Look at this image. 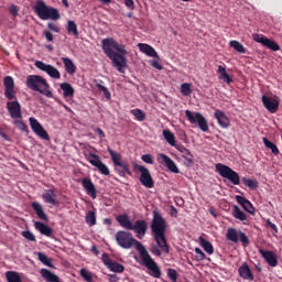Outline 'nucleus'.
Instances as JSON below:
<instances>
[{
	"label": "nucleus",
	"mask_w": 282,
	"mask_h": 282,
	"mask_svg": "<svg viewBox=\"0 0 282 282\" xmlns=\"http://www.w3.org/2000/svg\"><path fill=\"white\" fill-rule=\"evenodd\" d=\"M101 50L104 54L111 61L112 67L120 74L127 72L129 61L127 59V45L116 41L113 37H106L101 41Z\"/></svg>",
	"instance_id": "obj_1"
},
{
	"label": "nucleus",
	"mask_w": 282,
	"mask_h": 282,
	"mask_svg": "<svg viewBox=\"0 0 282 282\" xmlns=\"http://www.w3.org/2000/svg\"><path fill=\"white\" fill-rule=\"evenodd\" d=\"M166 220L164 217H162V214L153 212V218L150 228L152 237L158 246V248L155 247L152 249V253L155 254V257H162V252L165 254H169L170 252V246L166 241Z\"/></svg>",
	"instance_id": "obj_2"
},
{
	"label": "nucleus",
	"mask_w": 282,
	"mask_h": 282,
	"mask_svg": "<svg viewBox=\"0 0 282 282\" xmlns=\"http://www.w3.org/2000/svg\"><path fill=\"white\" fill-rule=\"evenodd\" d=\"M4 85V98L7 100H13L7 102V111L13 120H23V113L21 111V104L17 100V90L14 89V78L12 76H6L3 78Z\"/></svg>",
	"instance_id": "obj_3"
},
{
	"label": "nucleus",
	"mask_w": 282,
	"mask_h": 282,
	"mask_svg": "<svg viewBox=\"0 0 282 282\" xmlns=\"http://www.w3.org/2000/svg\"><path fill=\"white\" fill-rule=\"evenodd\" d=\"M116 219L121 228L132 230L137 239H144V237H147V230H149V223H147V220L139 219L133 223L127 214L119 215Z\"/></svg>",
	"instance_id": "obj_4"
},
{
	"label": "nucleus",
	"mask_w": 282,
	"mask_h": 282,
	"mask_svg": "<svg viewBox=\"0 0 282 282\" xmlns=\"http://www.w3.org/2000/svg\"><path fill=\"white\" fill-rule=\"evenodd\" d=\"M132 248H135V250H138L143 265H145V268L150 270L151 276H153L154 279H160V276H162V271L160 270V267L158 265L155 260L151 258V254H149V251H147V248L142 245V242L135 240V238L132 239Z\"/></svg>",
	"instance_id": "obj_5"
},
{
	"label": "nucleus",
	"mask_w": 282,
	"mask_h": 282,
	"mask_svg": "<svg viewBox=\"0 0 282 282\" xmlns=\"http://www.w3.org/2000/svg\"><path fill=\"white\" fill-rule=\"evenodd\" d=\"M26 87L31 89V91H37L46 98H54L50 83L41 75H29L26 77Z\"/></svg>",
	"instance_id": "obj_6"
},
{
	"label": "nucleus",
	"mask_w": 282,
	"mask_h": 282,
	"mask_svg": "<svg viewBox=\"0 0 282 282\" xmlns=\"http://www.w3.org/2000/svg\"><path fill=\"white\" fill-rule=\"evenodd\" d=\"M33 10L42 21H58L61 19L58 9L48 7L43 0H39L33 7Z\"/></svg>",
	"instance_id": "obj_7"
},
{
	"label": "nucleus",
	"mask_w": 282,
	"mask_h": 282,
	"mask_svg": "<svg viewBox=\"0 0 282 282\" xmlns=\"http://www.w3.org/2000/svg\"><path fill=\"white\" fill-rule=\"evenodd\" d=\"M111 160L112 164L115 166L116 173L120 175V177H127V175L132 176L131 170L129 169V162L122 161V154L113 151L111 148L107 149Z\"/></svg>",
	"instance_id": "obj_8"
},
{
	"label": "nucleus",
	"mask_w": 282,
	"mask_h": 282,
	"mask_svg": "<svg viewBox=\"0 0 282 282\" xmlns=\"http://www.w3.org/2000/svg\"><path fill=\"white\" fill-rule=\"evenodd\" d=\"M216 173L220 175V177H224L225 180H229L234 186H239L241 184V181L239 178V173L235 172V170L230 169V166L223 164V163H217L215 165Z\"/></svg>",
	"instance_id": "obj_9"
},
{
	"label": "nucleus",
	"mask_w": 282,
	"mask_h": 282,
	"mask_svg": "<svg viewBox=\"0 0 282 282\" xmlns=\"http://www.w3.org/2000/svg\"><path fill=\"white\" fill-rule=\"evenodd\" d=\"M185 116L191 124H197L200 131H204L205 133L208 131V121L202 113L185 110Z\"/></svg>",
	"instance_id": "obj_10"
},
{
	"label": "nucleus",
	"mask_w": 282,
	"mask_h": 282,
	"mask_svg": "<svg viewBox=\"0 0 282 282\" xmlns=\"http://www.w3.org/2000/svg\"><path fill=\"white\" fill-rule=\"evenodd\" d=\"M135 171H139L140 177L139 181L145 188H153L155 186V181H153V176H151V172L144 165L134 164Z\"/></svg>",
	"instance_id": "obj_11"
},
{
	"label": "nucleus",
	"mask_w": 282,
	"mask_h": 282,
	"mask_svg": "<svg viewBox=\"0 0 282 282\" xmlns=\"http://www.w3.org/2000/svg\"><path fill=\"white\" fill-rule=\"evenodd\" d=\"M133 239V235L129 231L120 230L116 234V241L123 250H131Z\"/></svg>",
	"instance_id": "obj_12"
},
{
	"label": "nucleus",
	"mask_w": 282,
	"mask_h": 282,
	"mask_svg": "<svg viewBox=\"0 0 282 282\" xmlns=\"http://www.w3.org/2000/svg\"><path fill=\"white\" fill-rule=\"evenodd\" d=\"M87 161L89 164H91V166H95V169H97L101 175H109V167L107 164L102 163V160L98 154L89 152L87 155Z\"/></svg>",
	"instance_id": "obj_13"
},
{
	"label": "nucleus",
	"mask_w": 282,
	"mask_h": 282,
	"mask_svg": "<svg viewBox=\"0 0 282 282\" xmlns=\"http://www.w3.org/2000/svg\"><path fill=\"white\" fill-rule=\"evenodd\" d=\"M34 66L40 69L41 72H45L50 78H54L55 80H58L61 78V72L57 70L56 67L52 66L51 64H46L41 61H36L34 63Z\"/></svg>",
	"instance_id": "obj_14"
},
{
	"label": "nucleus",
	"mask_w": 282,
	"mask_h": 282,
	"mask_svg": "<svg viewBox=\"0 0 282 282\" xmlns=\"http://www.w3.org/2000/svg\"><path fill=\"white\" fill-rule=\"evenodd\" d=\"M29 122L32 131H34L39 135V138H41L42 140H50V134L47 133V131H45V128H43V126L41 124V122H39L36 118L30 117Z\"/></svg>",
	"instance_id": "obj_15"
},
{
	"label": "nucleus",
	"mask_w": 282,
	"mask_h": 282,
	"mask_svg": "<svg viewBox=\"0 0 282 282\" xmlns=\"http://www.w3.org/2000/svg\"><path fill=\"white\" fill-rule=\"evenodd\" d=\"M252 39H253V41H256V43H260L264 47L272 50V52H279V50H281V47L279 46V44L276 42H274L263 35L254 33L252 35Z\"/></svg>",
	"instance_id": "obj_16"
},
{
	"label": "nucleus",
	"mask_w": 282,
	"mask_h": 282,
	"mask_svg": "<svg viewBox=\"0 0 282 282\" xmlns=\"http://www.w3.org/2000/svg\"><path fill=\"white\" fill-rule=\"evenodd\" d=\"M42 199L44 204H50L51 206H55V208H58L61 206V202L58 200L56 196V189L51 188V189H44L42 194Z\"/></svg>",
	"instance_id": "obj_17"
},
{
	"label": "nucleus",
	"mask_w": 282,
	"mask_h": 282,
	"mask_svg": "<svg viewBox=\"0 0 282 282\" xmlns=\"http://www.w3.org/2000/svg\"><path fill=\"white\" fill-rule=\"evenodd\" d=\"M262 105L270 113H276V111H279V100L274 99L273 97L263 95Z\"/></svg>",
	"instance_id": "obj_18"
},
{
	"label": "nucleus",
	"mask_w": 282,
	"mask_h": 282,
	"mask_svg": "<svg viewBox=\"0 0 282 282\" xmlns=\"http://www.w3.org/2000/svg\"><path fill=\"white\" fill-rule=\"evenodd\" d=\"M259 253L271 268H276L279 265V259L276 258V253H274V251L259 249Z\"/></svg>",
	"instance_id": "obj_19"
},
{
	"label": "nucleus",
	"mask_w": 282,
	"mask_h": 282,
	"mask_svg": "<svg viewBox=\"0 0 282 282\" xmlns=\"http://www.w3.org/2000/svg\"><path fill=\"white\" fill-rule=\"evenodd\" d=\"M159 161L161 164H165L166 169L170 170L171 173H180L177 164H175V161H173L169 155L164 153L159 154Z\"/></svg>",
	"instance_id": "obj_20"
},
{
	"label": "nucleus",
	"mask_w": 282,
	"mask_h": 282,
	"mask_svg": "<svg viewBox=\"0 0 282 282\" xmlns=\"http://www.w3.org/2000/svg\"><path fill=\"white\" fill-rule=\"evenodd\" d=\"M239 276L243 279V281H254V274L252 270H250V265L248 262H243L238 269Z\"/></svg>",
	"instance_id": "obj_21"
},
{
	"label": "nucleus",
	"mask_w": 282,
	"mask_h": 282,
	"mask_svg": "<svg viewBox=\"0 0 282 282\" xmlns=\"http://www.w3.org/2000/svg\"><path fill=\"white\" fill-rule=\"evenodd\" d=\"M214 117L216 118L219 127H221V129H228V127H230V119L228 118V116H226V113L221 110H216L214 113Z\"/></svg>",
	"instance_id": "obj_22"
},
{
	"label": "nucleus",
	"mask_w": 282,
	"mask_h": 282,
	"mask_svg": "<svg viewBox=\"0 0 282 282\" xmlns=\"http://www.w3.org/2000/svg\"><path fill=\"white\" fill-rule=\"evenodd\" d=\"M82 186L85 188L87 195L93 199H96V185L91 182V178H83Z\"/></svg>",
	"instance_id": "obj_23"
},
{
	"label": "nucleus",
	"mask_w": 282,
	"mask_h": 282,
	"mask_svg": "<svg viewBox=\"0 0 282 282\" xmlns=\"http://www.w3.org/2000/svg\"><path fill=\"white\" fill-rule=\"evenodd\" d=\"M138 47L140 52H142V54H145V56H150V58H160L158 52L155 51V48H153V46L144 43H139Z\"/></svg>",
	"instance_id": "obj_24"
},
{
	"label": "nucleus",
	"mask_w": 282,
	"mask_h": 282,
	"mask_svg": "<svg viewBox=\"0 0 282 282\" xmlns=\"http://www.w3.org/2000/svg\"><path fill=\"white\" fill-rule=\"evenodd\" d=\"M236 202H238L247 213L254 215V206H252V203H250L246 197L237 195Z\"/></svg>",
	"instance_id": "obj_25"
},
{
	"label": "nucleus",
	"mask_w": 282,
	"mask_h": 282,
	"mask_svg": "<svg viewBox=\"0 0 282 282\" xmlns=\"http://www.w3.org/2000/svg\"><path fill=\"white\" fill-rule=\"evenodd\" d=\"M31 206L42 221H50V217H47V214H45V210L43 209V205H41V203L33 202Z\"/></svg>",
	"instance_id": "obj_26"
},
{
	"label": "nucleus",
	"mask_w": 282,
	"mask_h": 282,
	"mask_svg": "<svg viewBox=\"0 0 282 282\" xmlns=\"http://www.w3.org/2000/svg\"><path fill=\"white\" fill-rule=\"evenodd\" d=\"M34 228L37 229L41 235H44V237H52L54 230L52 228L41 221L34 223Z\"/></svg>",
	"instance_id": "obj_27"
},
{
	"label": "nucleus",
	"mask_w": 282,
	"mask_h": 282,
	"mask_svg": "<svg viewBox=\"0 0 282 282\" xmlns=\"http://www.w3.org/2000/svg\"><path fill=\"white\" fill-rule=\"evenodd\" d=\"M62 62L64 64L65 72H67L69 76H74V74H76V64H74V61L69 57H62Z\"/></svg>",
	"instance_id": "obj_28"
},
{
	"label": "nucleus",
	"mask_w": 282,
	"mask_h": 282,
	"mask_svg": "<svg viewBox=\"0 0 282 282\" xmlns=\"http://www.w3.org/2000/svg\"><path fill=\"white\" fill-rule=\"evenodd\" d=\"M41 275L46 282H61L58 275L54 274V272L48 269H41Z\"/></svg>",
	"instance_id": "obj_29"
},
{
	"label": "nucleus",
	"mask_w": 282,
	"mask_h": 282,
	"mask_svg": "<svg viewBox=\"0 0 282 282\" xmlns=\"http://www.w3.org/2000/svg\"><path fill=\"white\" fill-rule=\"evenodd\" d=\"M176 149L180 151V153L183 154L184 160L187 162V164H194V155L191 153V150L186 149L184 145H178Z\"/></svg>",
	"instance_id": "obj_30"
},
{
	"label": "nucleus",
	"mask_w": 282,
	"mask_h": 282,
	"mask_svg": "<svg viewBox=\"0 0 282 282\" xmlns=\"http://www.w3.org/2000/svg\"><path fill=\"white\" fill-rule=\"evenodd\" d=\"M217 74H219V79L224 80V83H227V85H230L232 83V77H230V74L226 72V66H218Z\"/></svg>",
	"instance_id": "obj_31"
},
{
	"label": "nucleus",
	"mask_w": 282,
	"mask_h": 282,
	"mask_svg": "<svg viewBox=\"0 0 282 282\" xmlns=\"http://www.w3.org/2000/svg\"><path fill=\"white\" fill-rule=\"evenodd\" d=\"M59 88L63 91L64 98H73L74 97V87L69 83H62Z\"/></svg>",
	"instance_id": "obj_32"
},
{
	"label": "nucleus",
	"mask_w": 282,
	"mask_h": 282,
	"mask_svg": "<svg viewBox=\"0 0 282 282\" xmlns=\"http://www.w3.org/2000/svg\"><path fill=\"white\" fill-rule=\"evenodd\" d=\"M198 241L205 252H207V254H213V252H215V248L213 247V243L210 241L204 239V237L202 236L198 238Z\"/></svg>",
	"instance_id": "obj_33"
},
{
	"label": "nucleus",
	"mask_w": 282,
	"mask_h": 282,
	"mask_svg": "<svg viewBox=\"0 0 282 282\" xmlns=\"http://www.w3.org/2000/svg\"><path fill=\"white\" fill-rule=\"evenodd\" d=\"M226 237L228 241H231L232 243H239V231L235 228H228Z\"/></svg>",
	"instance_id": "obj_34"
},
{
	"label": "nucleus",
	"mask_w": 282,
	"mask_h": 282,
	"mask_svg": "<svg viewBox=\"0 0 282 282\" xmlns=\"http://www.w3.org/2000/svg\"><path fill=\"white\" fill-rule=\"evenodd\" d=\"M262 142L267 149H270L271 153H273L274 155H279L280 151H279V147H276V144H274L268 138H262Z\"/></svg>",
	"instance_id": "obj_35"
},
{
	"label": "nucleus",
	"mask_w": 282,
	"mask_h": 282,
	"mask_svg": "<svg viewBox=\"0 0 282 282\" xmlns=\"http://www.w3.org/2000/svg\"><path fill=\"white\" fill-rule=\"evenodd\" d=\"M6 279L8 282H23L21 275L17 271H7Z\"/></svg>",
	"instance_id": "obj_36"
},
{
	"label": "nucleus",
	"mask_w": 282,
	"mask_h": 282,
	"mask_svg": "<svg viewBox=\"0 0 282 282\" xmlns=\"http://www.w3.org/2000/svg\"><path fill=\"white\" fill-rule=\"evenodd\" d=\"M163 137L171 147H175V149H177L178 145L175 144V134H173L171 130H163Z\"/></svg>",
	"instance_id": "obj_37"
},
{
	"label": "nucleus",
	"mask_w": 282,
	"mask_h": 282,
	"mask_svg": "<svg viewBox=\"0 0 282 282\" xmlns=\"http://www.w3.org/2000/svg\"><path fill=\"white\" fill-rule=\"evenodd\" d=\"M232 216L235 217V219H239V221H246V219H248V216H246V213H243L241 208H239V206L237 205L234 206Z\"/></svg>",
	"instance_id": "obj_38"
},
{
	"label": "nucleus",
	"mask_w": 282,
	"mask_h": 282,
	"mask_svg": "<svg viewBox=\"0 0 282 282\" xmlns=\"http://www.w3.org/2000/svg\"><path fill=\"white\" fill-rule=\"evenodd\" d=\"M242 183L245 186H248V188H251V191H257V188H259V182L257 180L242 177Z\"/></svg>",
	"instance_id": "obj_39"
},
{
	"label": "nucleus",
	"mask_w": 282,
	"mask_h": 282,
	"mask_svg": "<svg viewBox=\"0 0 282 282\" xmlns=\"http://www.w3.org/2000/svg\"><path fill=\"white\" fill-rule=\"evenodd\" d=\"M130 113H132V116H134L135 120H138L139 122H144V120H147V115H144V111L138 108L132 109Z\"/></svg>",
	"instance_id": "obj_40"
},
{
	"label": "nucleus",
	"mask_w": 282,
	"mask_h": 282,
	"mask_svg": "<svg viewBox=\"0 0 282 282\" xmlns=\"http://www.w3.org/2000/svg\"><path fill=\"white\" fill-rule=\"evenodd\" d=\"M67 32L68 34H73V36H78V25L73 20L67 22Z\"/></svg>",
	"instance_id": "obj_41"
},
{
	"label": "nucleus",
	"mask_w": 282,
	"mask_h": 282,
	"mask_svg": "<svg viewBox=\"0 0 282 282\" xmlns=\"http://www.w3.org/2000/svg\"><path fill=\"white\" fill-rule=\"evenodd\" d=\"M230 47H234L239 54H246V47H243L239 41L232 40L229 42Z\"/></svg>",
	"instance_id": "obj_42"
},
{
	"label": "nucleus",
	"mask_w": 282,
	"mask_h": 282,
	"mask_svg": "<svg viewBox=\"0 0 282 282\" xmlns=\"http://www.w3.org/2000/svg\"><path fill=\"white\" fill-rule=\"evenodd\" d=\"M110 272H118L119 274H122V272H124V265L118 263V262H112L109 267H108Z\"/></svg>",
	"instance_id": "obj_43"
},
{
	"label": "nucleus",
	"mask_w": 282,
	"mask_h": 282,
	"mask_svg": "<svg viewBox=\"0 0 282 282\" xmlns=\"http://www.w3.org/2000/svg\"><path fill=\"white\" fill-rule=\"evenodd\" d=\"M85 219L88 226H96V212L89 210Z\"/></svg>",
	"instance_id": "obj_44"
},
{
	"label": "nucleus",
	"mask_w": 282,
	"mask_h": 282,
	"mask_svg": "<svg viewBox=\"0 0 282 282\" xmlns=\"http://www.w3.org/2000/svg\"><path fill=\"white\" fill-rule=\"evenodd\" d=\"M39 257V261H41V263H43L44 265H47L48 268H54V264H52V260L48 259L45 253L43 252H39L37 253Z\"/></svg>",
	"instance_id": "obj_45"
},
{
	"label": "nucleus",
	"mask_w": 282,
	"mask_h": 282,
	"mask_svg": "<svg viewBox=\"0 0 282 282\" xmlns=\"http://www.w3.org/2000/svg\"><path fill=\"white\" fill-rule=\"evenodd\" d=\"M79 274L82 278H84V281H87V282L94 281V274L85 268L80 269Z\"/></svg>",
	"instance_id": "obj_46"
},
{
	"label": "nucleus",
	"mask_w": 282,
	"mask_h": 282,
	"mask_svg": "<svg viewBox=\"0 0 282 282\" xmlns=\"http://www.w3.org/2000/svg\"><path fill=\"white\" fill-rule=\"evenodd\" d=\"M181 94H183V96H191V94H193V88L191 87V84L188 83L182 84Z\"/></svg>",
	"instance_id": "obj_47"
},
{
	"label": "nucleus",
	"mask_w": 282,
	"mask_h": 282,
	"mask_svg": "<svg viewBox=\"0 0 282 282\" xmlns=\"http://www.w3.org/2000/svg\"><path fill=\"white\" fill-rule=\"evenodd\" d=\"M14 124L20 131H24L25 133H28V124L23 122V119H15Z\"/></svg>",
	"instance_id": "obj_48"
},
{
	"label": "nucleus",
	"mask_w": 282,
	"mask_h": 282,
	"mask_svg": "<svg viewBox=\"0 0 282 282\" xmlns=\"http://www.w3.org/2000/svg\"><path fill=\"white\" fill-rule=\"evenodd\" d=\"M96 87L99 91H104V96L107 98V100L111 99V93L107 87L102 86L101 84H97Z\"/></svg>",
	"instance_id": "obj_49"
},
{
	"label": "nucleus",
	"mask_w": 282,
	"mask_h": 282,
	"mask_svg": "<svg viewBox=\"0 0 282 282\" xmlns=\"http://www.w3.org/2000/svg\"><path fill=\"white\" fill-rule=\"evenodd\" d=\"M239 239H240L242 246H245V248L250 246V239L248 238V236L245 232L239 231Z\"/></svg>",
	"instance_id": "obj_50"
},
{
	"label": "nucleus",
	"mask_w": 282,
	"mask_h": 282,
	"mask_svg": "<svg viewBox=\"0 0 282 282\" xmlns=\"http://www.w3.org/2000/svg\"><path fill=\"white\" fill-rule=\"evenodd\" d=\"M22 237H24V239H28V241H36V237L30 230L22 231Z\"/></svg>",
	"instance_id": "obj_51"
},
{
	"label": "nucleus",
	"mask_w": 282,
	"mask_h": 282,
	"mask_svg": "<svg viewBox=\"0 0 282 282\" xmlns=\"http://www.w3.org/2000/svg\"><path fill=\"white\" fill-rule=\"evenodd\" d=\"M167 276L172 282H177V271L175 269H169Z\"/></svg>",
	"instance_id": "obj_52"
},
{
	"label": "nucleus",
	"mask_w": 282,
	"mask_h": 282,
	"mask_svg": "<svg viewBox=\"0 0 282 282\" xmlns=\"http://www.w3.org/2000/svg\"><path fill=\"white\" fill-rule=\"evenodd\" d=\"M101 261L104 264L107 265V268H109L113 263V261L111 260V258H109V254H107V253H104L101 256Z\"/></svg>",
	"instance_id": "obj_53"
},
{
	"label": "nucleus",
	"mask_w": 282,
	"mask_h": 282,
	"mask_svg": "<svg viewBox=\"0 0 282 282\" xmlns=\"http://www.w3.org/2000/svg\"><path fill=\"white\" fill-rule=\"evenodd\" d=\"M141 160L145 162V164H153V156L151 154H143Z\"/></svg>",
	"instance_id": "obj_54"
},
{
	"label": "nucleus",
	"mask_w": 282,
	"mask_h": 282,
	"mask_svg": "<svg viewBox=\"0 0 282 282\" xmlns=\"http://www.w3.org/2000/svg\"><path fill=\"white\" fill-rule=\"evenodd\" d=\"M195 253L197 254L198 261H204V259H206V253H204L199 248H195Z\"/></svg>",
	"instance_id": "obj_55"
},
{
	"label": "nucleus",
	"mask_w": 282,
	"mask_h": 282,
	"mask_svg": "<svg viewBox=\"0 0 282 282\" xmlns=\"http://www.w3.org/2000/svg\"><path fill=\"white\" fill-rule=\"evenodd\" d=\"M47 28L48 30H51L52 32H55L56 34L61 32V28H58V25L54 24L53 22H48Z\"/></svg>",
	"instance_id": "obj_56"
},
{
	"label": "nucleus",
	"mask_w": 282,
	"mask_h": 282,
	"mask_svg": "<svg viewBox=\"0 0 282 282\" xmlns=\"http://www.w3.org/2000/svg\"><path fill=\"white\" fill-rule=\"evenodd\" d=\"M151 65H152V67H154V69H159L160 72H162V69H164V66H162V64H160V61H158V59H152Z\"/></svg>",
	"instance_id": "obj_57"
},
{
	"label": "nucleus",
	"mask_w": 282,
	"mask_h": 282,
	"mask_svg": "<svg viewBox=\"0 0 282 282\" xmlns=\"http://www.w3.org/2000/svg\"><path fill=\"white\" fill-rule=\"evenodd\" d=\"M267 226L273 230L274 237L279 234V228L270 220H267Z\"/></svg>",
	"instance_id": "obj_58"
},
{
	"label": "nucleus",
	"mask_w": 282,
	"mask_h": 282,
	"mask_svg": "<svg viewBox=\"0 0 282 282\" xmlns=\"http://www.w3.org/2000/svg\"><path fill=\"white\" fill-rule=\"evenodd\" d=\"M123 3L128 10H135V2L133 0H123Z\"/></svg>",
	"instance_id": "obj_59"
},
{
	"label": "nucleus",
	"mask_w": 282,
	"mask_h": 282,
	"mask_svg": "<svg viewBox=\"0 0 282 282\" xmlns=\"http://www.w3.org/2000/svg\"><path fill=\"white\" fill-rule=\"evenodd\" d=\"M9 12L10 14H12V17H19V8H17V6L12 4L9 8Z\"/></svg>",
	"instance_id": "obj_60"
},
{
	"label": "nucleus",
	"mask_w": 282,
	"mask_h": 282,
	"mask_svg": "<svg viewBox=\"0 0 282 282\" xmlns=\"http://www.w3.org/2000/svg\"><path fill=\"white\" fill-rule=\"evenodd\" d=\"M43 35L45 36L46 41H48V43L54 41V34H52L50 31H44Z\"/></svg>",
	"instance_id": "obj_61"
},
{
	"label": "nucleus",
	"mask_w": 282,
	"mask_h": 282,
	"mask_svg": "<svg viewBox=\"0 0 282 282\" xmlns=\"http://www.w3.org/2000/svg\"><path fill=\"white\" fill-rule=\"evenodd\" d=\"M108 279L110 282H119L120 281V278L116 274H109Z\"/></svg>",
	"instance_id": "obj_62"
},
{
	"label": "nucleus",
	"mask_w": 282,
	"mask_h": 282,
	"mask_svg": "<svg viewBox=\"0 0 282 282\" xmlns=\"http://www.w3.org/2000/svg\"><path fill=\"white\" fill-rule=\"evenodd\" d=\"M95 131L99 135L100 140L105 139V131H102V129L97 128Z\"/></svg>",
	"instance_id": "obj_63"
},
{
	"label": "nucleus",
	"mask_w": 282,
	"mask_h": 282,
	"mask_svg": "<svg viewBox=\"0 0 282 282\" xmlns=\"http://www.w3.org/2000/svg\"><path fill=\"white\" fill-rule=\"evenodd\" d=\"M170 215L171 217H177V208L175 206H171Z\"/></svg>",
	"instance_id": "obj_64"
}]
</instances>
